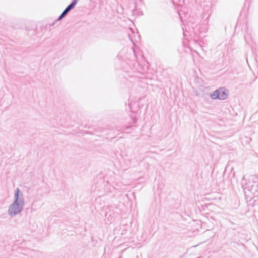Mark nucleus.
Returning <instances> with one entry per match:
<instances>
[{"label":"nucleus","instance_id":"3","mask_svg":"<svg viewBox=\"0 0 258 258\" xmlns=\"http://www.w3.org/2000/svg\"><path fill=\"white\" fill-rule=\"evenodd\" d=\"M77 4V1H75L74 2H73L70 5H69L66 10L62 12V13L61 14V15L59 16V17L58 19V20H60L62 19V18L65 16L71 10L73 9L76 5Z\"/></svg>","mask_w":258,"mask_h":258},{"label":"nucleus","instance_id":"4","mask_svg":"<svg viewBox=\"0 0 258 258\" xmlns=\"http://www.w3.org/2000/svg\"><path fill=\"white\" fill-rule=\"evenodd\" d=\"M19 189L18 188H17L15 197V201L14 203H19L18 202V197H19Z\"/></svg>","mask_w":258,"mask_h":258},{"label":"nucleus","instance_id":"1","mask_svg":"<svg viewBox=\"0 0 258 258\" xmlns=\"http://www.w3.org/2000/svg\"><path fill=\"white\" fill-rule=\"evenodd\" d=\"M22 203H14L9 208V212L10 215L14 216L19 213L22 210Z\"/></svg>","mask_w":258,"mask_h":258},{"label":"nucleus","instance_id":"2","mask_svg":"<svg viewBox=\"0 0 258 258\" xmlns=\"http://www.w3.org/2000/svg\"><path fill=\"white\" fill-rule=\"evenodd\" d=\"M211 96L213 99H224L227 97V94L223 89H220L215 91Z\"/></svg>","mask_w":258,"mask_h":258}]
</instances>
